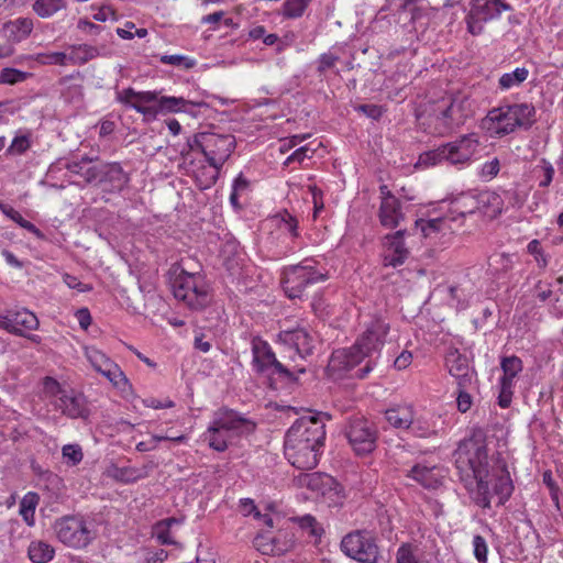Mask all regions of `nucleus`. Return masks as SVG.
<instances>
[{"instance_id":"55","label":"nucleus","mask_w":563,"mask_h":563,"mask_svg":"<svg viewBox=\"0 0 563 563\" xmlns=\"http://www.w3.org/2000/svg\"><path fill=\"white\" fill-rule=\"evenodd\" d=\"M44 390L49 396L55 397V400H59V396L64 393H66L68 389L60 386V384L52 378V377H45L44 378Z\"/></svg>"},{"instance_id":"25","label":"nucleus","mask_w":563,"mask_h":563,"mask_svg":"<svg viewBox=\"0 0 563 563\" xmlns=\"http://www.w3.org/2000/svg\"><path fill=\"white\" fill-rule=\"evenodd\" d=\"M157 95L159 93L157 92ZM153 102H158L161 114L179 112L194 114L192 108L201 107L205 104L203 102L187 100L183 97L168 96H157V99Z\"/></svg>"},{"instance_id":"58","label":"nucleus","mask_w":563,"mask_h":563,"mask_svg":"<svg viewBox=\"0 0 563 563\" xmlns=\"http://www.w3.org/2000/svg\"><path fill=\"white\" fill-rule=\"evenodd\" d=\"M92 18H93V20L100 21V22H106L108 20H111V21L119 20L118 13L111 5H102L101 8H99L98 12H96L92 15Z\"/></svg>"},{"instance_id":"8","label":"nucleus","mask_w":563,"mask_h":563,"mask_svg":"<svg viewBox=\"0 0 563 563\" xmlns=\"http://www.w3.org/2000/svg\"><path fill=\"white\" fill-rule=\"evenodd\" d=\"M512 10L501 0H471L470 11L465 16L467 31L476 36L484 32L485 23L498 18L503 11Z\"/></svg>"},{"instance_id":"53","label":"nucleus","mask_w":563,"mask_h":563,"mask_svg":"<svg viewBox=\"0 0 563 563\" xmlns=\"http://www.w3.org/2000/svg\"><path fill=\"white\" fill-rule=\"evenodd\" d=\"M473 387H457V409L461 412H466L471 409L473 399L471 394L468 393Z\"/></svg>"},{"instance_id":"33","label":"nucleus","mask_w":563,"mask_h":563,"mask_svg":"<svg viewBox=\"0 0 563 563\" xmlns=\"http://www.w3.org/2000/svg\"><path fill=\"white\" fill-rule=\"evenodd\" d=\"M54 548L44 541H32L27 549L29 558L34 563H46L54 558Z\"/></svg>"},{"instance_id":"64","label":"nucleus","mask_w":563,"mask_h":563,"mask_svg":"<svg viewBox=\"0 0 563 563\" xmlns=\"http://www.w3.org/2000/svg\"><path fill=\"white\" fill-rule=\"evenodd\" d=\"M240 510L244 516L254 515L255 518L261 517V512L257 510L253 499L244 498L240 501Z\"/></svg>"},{"instance_id":"18","label":"nucleus","mask_w":563,"mask_h":563,"mask_svg":"<svg viewBox=\"0 0 563 563\" xmlns=\"http://www.w3.org/2000/svg\"><path fill=\"white\" fill-rule=\"evenodd\" d=\"M55 408L70 419H88L90 410L86 397L74 389H68L55 400Z\"/></svg>"},{"instance_id":"24","label":"nucleus","mask_w":563,"mask_h":563,"mask_svg":"<svg viewBox=\"0 0 563 563\" xmlns=\"http://www.w3.org/2000/svg\"><path fill=\"white\" fill-rule=\"evenodd\" d=\"M9 316L11 323L10 333L26 336V331L36 330L38 328L40 322L37 317L27 309L9 311Z\"/></svg>"},{"instance_id":"47","label":"nucleus","mask_w":563,"mask_h":563,"mask_svg":"<svg viewBox=\"0 0 563 563\" xmlns=\"http://www.w3.org/2000/svg\"><path fill=\"white\" fill-rule=\"evenodd\" d=\"M442 151H444L443 145L435 150L421 154L418 164L420 166L428 167L445 161V156L444 153H442Z\"/></svg>"},{"instance_id":"54","label":"nucleus","mask_w":563,"mask_h":563,"mask_svg":"<svg viewBox=\"0 0 563 563\" xmlns=\"http://www.w3.org/2000/svg\"><path fill=\"white\" fill-rule=\"evenodd\" d=\"M85 355L95 369H100V365L109 358L102 351L92 346L85 349Z\"/></svg>"},{"instance_id":"38","label":"nucleus","mask_w":563,"mask_h":563,"mask_svg":"<svg viewBox=\"0 0 563 563\" xmlns=\"http://www.w3.org/2000/svg\"><path fill=\"white\" fill-rule=\"evenodd\" d=\"M230 437L231 435L228 432L220 430V428L214 426L213 421L208 428L207 440L209 445L216 451L223 452L228 448Z\"/></svg>"},{"instance_id":"5","label":"nucleus","mask_w":563,"mask_h":563,"mask_svg":"<svg viewBox=\"0 0 563 563\" xmlns=\"http://www.w3.org/2000/svg\"><path fill=\"white\" fill-rule=\"evenodd\" d=\"M172 287L175 298L191 310H202L212 301L210 286L200 273L181 269Z\"/></svg>"},{"instance_id":"28","label":"nucleus","mask_w":563,"mask_h":563,"mask_svg":"<svg viewBox=\"0 0 563 563\" xmlns=\"http://www.w3.org/2000/svg\"><path fill=\"white\" fill-rule=\"evenodd\" d=\"M477 209L476 194L463 192L451 201L450 212L456 217H451L450 220L455 221L457 217L464 218L466 214H473L477 212Z\"/></svg>"},{"instance_id":"29","label":"nucleus","mask_w":563,"mask_h":563,"mask_svg":"<svg viewBox=\"0 0 563 563\" xmlns=\"http://www.w3.org/2000/svg\"><path fill=\"white\" fill-rule=\"evenodd\" d=\"M157 99V91H135L126 88L117 92V100L133 108V104L151 103Z\"/></svg>"},{"instance_id":"4","label":"nucleus","mask_w":563,"mask_h":563,"mask_svg":"<svg viewBox=\"0 0 563 563\" xmlns=\"http://www.w3.org/2000/svg\"><path fill=\"white\" fill-rule=\"evenodd\" d=\"M385 334L383 321H375L351 347L333 351L328 364L329 372L341 377L352 371L365 356L371 357L383 349Z\"/></svg>"},{"instance_id":"15","label":"nucleus","mask_w":563,"mask_h":563,"mask_svg":"<svg viewBox=\"0 0 563 563\" xmlns=\"http://www.w3.org/2000/svg\"><path fill=\"white\" fill-rule=\"evenodd\" d=\"M445 367L454 377L457 387H473L475 371L471 367L466 355L457 349H450L445 355Z\"/></svg>"},{"instance_id":"30","label":"nucleus","mask_w":563,"mask_h":563,"mask_svg":"<svg viewBox=\"0 0 563 563\" xmlns=\"http://www.w3.org/2000/svg\"><path fill=\"white\" fill-rule=\"evenodd\" d=\"M517 128L529 129L534 123L536 109L530 103L508 104Z\"/></svg>"},{"instance_id":"7","label":"nucleus","mask_w":563,"mask_h":563,"mask_svg":"<svg viewBox=\"0 0 563 563\" xmlns=\"http://www.w3.org/2000/svg\"><path fill=\"white\" fill-rule=\"evenodd\" d=\"M316 264L313 258H306L284 269L282 286L289 298H300L308 285L328 279V272L317 269Z\"/></svg>"},{"instance_id":"17","label":"nucleus","mask_w":563,"mask_h":563,"mask_svg":"<svg viewBox=\"0 0 563 563\" xmlns=\"http://www.w3.org/2000/svg\"><path fill=\"white\" fill-rule=\"evenodd\" d=\"M214 426L228 432L230 435L250 434L255 430L256 424L239 415L234 410L221 409L213 419Z\"/></svg>"},{"instance_id":"59","label":"nucleus","mask_w":563,"mask_h":563,"mask_svg":"<svg viewBox=\"0 0 563 563\" xmlns=\"http://www.w3.org/2000/svg\"><path fill=\"white\" fill-rule=\"evenodd\" d=\"M338 60L339 57L332 53L322 54L318 60V71L320 74L325 73L328 69L333 68Z\"/></svg>"},{"instance_id":"26","label":"nucleus","mask_w":563,"mask_h":563,"mask_svg":"<svg viewBox=\"0 0 563 563\" xmlns=\"http://www.w3.org/2000/svg\"><path fill=\"white\" fill-rule=\"evenodd\" d=\"M33 20L30 18H18L8 21L2 25L3 36L11 43H20L25 40L33 30Z\"/></svg>"},{"instance_id":"61","label":"nucleus","mask_w":563,"mask_h":563,"mask_svg":"<svg viewBox=\"0 0 563 563\" xmlns=\"http://www.w3.org/2000/svg\"><path fill=\"white\" fill-rule=\"evenodd\" d=\"M30 147V140L26 135L15 136L9 148L14 154H22Z\"/></svg>"},{"instance_id":"51","label":"nucleus","mask_w":563,"mask_h":563,"mask_svg":"<svg viewBox=\"0 0 563 563\" xmlns=\"http://www.w3.org/2000/svg\"><path fill=\"white\" fill-rule=\"evenodd\" d=\"M26 78V73L15 68H3L0 71V84L14 85L23 81Z\"/></svg>"},{"instance_id":"16","label":"nucleus","mask_w":563,"mask_h":563,"mask_svg":"<svg viewBox=\"0 0 563 563\" xmlns=\"http://www.w3.org/2000/svg\"><path fill=\"white\" fill-rule=\"evenodd\" d=\"M479 145L477 135L471 133L460 137L454 142L443 145L445 162L450 164H464L468 162L477 152Z\"/></svg>"},{"instance_id":"45","label":"nucleus","mask_w":563,"mask_h":563,"mask_svg":"<svg viewBox=\"0 0 563 563\" xmlns=\"http://www.w3.org/2000/svg\"><path fill=\"white\" fill-rule=\"evenodd\" d=\"M36 60L44 65H69L67 53L63 52L41 53L36 55Z\"/></svg>"},{"instance_id":"20","label":"nucleus","mask_w":563,"mask_h":563,"mask_svg":"<svg viewBox=\"0 0 563 563\" xmlns=\"http://www.w3.org/2000/svg\"><path fill=\"white\" fill-rule=\"evenodd\" d=\"M300 484L323 497L328 496L332 501L340 498L341 487L339 483L328 474H303L300 477Z\"/></svg>"},{"instance_id":"12","label":"nucleus","mask_w":563,"mask_h":563,"mask_svg":"<svg viewBox=\"0 0 563 563\" xmlns=\"http://www.w3.org/2000/svg\"><path fill=\"white\" fill-rule=\"evenodd\" d=\"M202 154L208 164L221 168L235 148V137L231 134L207 133L203 135Z\"/></svg>"},{"instance_id":"46","label":"nucleus","mask_w":563,"mask_h":563,"mask_svg":"<svg viewBox=\"0 0 563 563\" xmlns=\"http://www.w3.org/2000/svg\"><path fill=\"white\" fill-rule=\"evenodd\" d=\"M416 547L412 543H402L396 553V563H419L416 556Z\"/></svg>"},{"instance_id":"43","label":"nucleus","mask_w":563,"mask_h":563,"mask_svg":"<svg viewBox=\"0 0 563 563\" xmlns=\"http://www.w3.org/2000/svg\"><path fill=\"white\" fill-rule=\"evenodd\" d=\"M274 218L280 230L287 231L292 238L299 236L298 220L287 210L278 212Z\"/></svg>"},{"instance_id":"32","label":"nucleus","mask_w":563,"mask_h":563,"mask_svg":"<svg viewBox=\"0 0 563 563\" xmlns=\"http://www.w3.org/2000/svg\"><path fill=\"white\" fill-rule=\"evenodd\" d=\"M488 272L499 278L507 274L514 265L512 256L507 253H495L488 258Z\"/></svg>"},{"instance_id":"49","label":"nucleus","mask_w":563,"mask_h":563,"mask_svg":"<svg viewBox=\"0 0 563 563\" xmlns=\"http://www.w3.org/2000/svg\"><path fill=\"white\" fill-rule=\"evenodd\" d=\"M314 152L316 150L311 148L310 145L300 146L286 158L284 165L289 166L292 163L301 164L306 158H311Z\"/></svg>"},{"instance_id":"44","label":"nucleus","mask_w":563,"mask_h":563,"mask_svg":"<svg viewBox=\"0 0 563 563\" xmlns=\"http://www.w3.org/2000/svg\"><path fill=\"white\" fill-rule=\"evenodd\" d=\"M536 170L541 173V180L539 187L547 188L551 185L555 170L553 165L545 158H541L536 167Z\"/></svg>"},{"instance_id":"60","label":"nucleus","mask_w":563,"mask_h":563,"mask_svg":"<svg viewBox=\"0 0 563 563\" xmlns=\"http://www.w3.org/2000/svg\"><path fill=\"white\" fill-rule=\"evenodd\" d=\"M499 384H500V393H499L498 404L501 408H507V407H509V405L511 402L514 384L503 383V382H499Z\"/></svg>"},{"instance_id":"39","label":"nucleus","mask_w":563,"mask_h":563,"mask_svg":"<svg viewBox=\"0 0 563 563\" xmlns=\"http://www.w3.org/2000/svg\"><path fill=\"white\" fill-rule=\"evenodd\" d=\"M500 365L504 372L500 382L514 384L515 377L522 371V361L517 356H508L503 358Z\"/></svg>"},{"instance_id":"63","label":"nucleus","mask_w":563,"mask_h":563,"mask_svg":"<svg viewBox=\"0 0 563 563\" xmlns=\"http://www.w3.org/2000/svg\"><path fill=\"white\" fill-rule=\"evenodd\" d=\"M153 533L156 536L161 544H176V542L169 537V528L164 529L163 527H159V522L154 525Z\"/></svg>"},{"instance_id":"42","label":"nucleus","mask_w":563,"mask_h":563,"mask_svg":"<svg viewBox=\"0 0 563 563\" xmlns=\"http://www.w3.org/2000/svg\"><path fill=\"white\" fill-rule=\"evenodd\" d=\"M312 0H285L283 16L286 19L301 18Z\"/></svg>"},{"instance_id":"35","label":"nucleus","mask_w":563,"mask_h":563,"mask_svg":"<svg viewBox=\"0 0 563 563\" xmlns=\"http://www.w3.org/2000/svg\"><path fill=\"white\" fill-rule=\"evenodd\" d=\"M529 74L530 71L528 68L517 67L514 71L505 73L500 76L498 87L501 90H509L514 87H518L528 79Z\"/></svg>"},{"instance_id":"57","label":"nucleus","mask_w":563,"mask_h":563,"mask_svg":"<svg viewBox=\"0 0 563 563\" xmlns=\"http://www.w3.org/2000/svg\"><path fill=\"white\" fill-rule=\"evenodd\" d=\"M63 456L76 465L82 460L84 454L78 444H67L63 448Z\"/></svg>"},{"instance_id":"23","label":"nucleus","mask_w":563,"mask_h":563,"mask_svg":"<svg viewBox=\"0 0 563 563\" xmlns=\"http://www.w3.org/2000/svg\"><path fill=\"white\" fill-rule=\"evenodd\" d=\"M97 181L109 185L106 188L108 191H120L128 184L129 177L120 164L110 163L100 166V178Z\"/></svg>"},{"instance_id":"41","label":"nucleus","mask_w":563,"mask_h":563,"mask_svg":"<svg viewBox=\"0 0 563 563\" xmlns=\"http://www.w3.org/2000/svg\"><path fill=\"white\" fill-rule=\"evenodd\" d=\"M448 217L434 218V219H418L415 220V225L420 229L424 238H429L444 229L448 221Z\"/></svg>"},{"instance_id":"21","label":"nucleus","mask_w":563,"mask_h":563,"mask_svg":"<svg viewBox=\"0 0 563 563\" xmlns=\"http://www.w3.org/2000/svg\"><path fill=\"white\" fill-rule=\"evenodd\" d=\"M255 544L263 554L280 555L291 550L294 540L286 532H279L277 537L258 534Z\"/></svg>"},{"instance_id":"10","label":"nucleus","mask_w":563,"mask_h":563,"mask_svg":"<svg viewBox=\"0 0 563 563\" xmlns=\"http://www.w3.org/2000/svg\"><path fill=\"white\" fill-rule=\"evenodd\" d=\"M342 551L361 563H376L378 548L368 532L354 531L341 541Z\"/></svg>"},{"instance_id":"14","label":"nucleus","mask_w":563,"mask_h":563,"mask_svg":"<svg viewBox=\"0 0 563 563\" xmlns=\"http://www.w3.org/2000/svg\"><path fill=\"white\" fill-rule=\"evenodd\" d=\"M278 340L283 345L294 350L300 358L311 355L316 344L314 335L301 325L280 331Z\"/></svg>"},{"instance_id":"1","label":"nucleus","mask_w":563,"mask_h":563,"mask_svg":"<svg viewBox=\"0 0 563 563\" xmlns=\"http://www.w3.org/2000/svg\"><path fill=\"white\" fill-rule=\"evenodd\" d=\"M453 460L460 481L476 505L490 508L492 492L504 505L514 492V484L507 463L499 453L489 454L482 432H474L464 439L453 452Z\"/></svg>"},{"instance_id":"62","label":"nucleus","mask_w":563,"mask_h":563,"mask_svg":"<svg viewBox=\"0 0 563 563\" xmlns=\"http://www.w3.org/2000/svg\"><path fill=\"white\" fill-rule=\"evenodd\" d=\"M77 27L91 36H97L102 31V26L95 24L86 19H80L78 21Z\"/></svg>"},{"instance_id":"56","label":"nucleus","mask_w":563,"mask_h":563,"mask_svg":"<svg viewBox=\"0 0 563 563\" xmlns=\"http://www.w3.org/2000/svg\"><path fill=\"white\" fill-rule=\"evenodd\" d=\"M114 477L124 483H132L141 478V474L132 467H121L115 468Z\"/></svg>"},{"instance_id":"6","label":"nucleus","mask_w":563,"mask_h":563,"mask_svg":"<svg viewBox=\"0 0 563 563\" xmlns=\"http://www.w3.org/2000/svg\"><path fill=\"white\" fill-rule=\"evenodd\" d=\"M410 205L401 202L389 194V229L399 228L396 233L389 235V266L397 267L410 257V250L405 243L406 227H401L407 222V213L410 211Z\"/></svg>"},{"instance_id":"50","label":"nucleus","mask_w":563,"mask_h":563,"mask_svg":"<svg viewBox=\"0 0 563 563\" xmlns=\"http://www.w3.org/2000/svg\"><path fill=\"white\" fill-rule=\"evenodd\" d=\"M473 553L478 563L487 562L488 547L486 540L482 536H474Z\"/></svg>"},{"instance_id":"11","label":"nucleus","mask_w":563,"mask_h":563,"mask_svg":"<svg viewBox=\"0 0 563 563\" xmlns=\"http://www.w3.org/2000/svg\"><path fill=\"white\" fill-rule=\"evenodd\" d=\"M253 364L257 372L264 373L271 371L272 374H278L288 382L296 380L297 377L275 356L269 344L261 339L252 341Z\"/></svg>"},{"instance_id":"22","label":"nucleus","mask_w":563,"mask_h":563,"mask_svg":"<svg viewBox=\"0 0 563 563\" xmlns=\"http://www.w3.org/2000/svg\"><path fill=\"white\" fill-rule=\"evenodd\" d=\"M389 426L405 434L423 435L413 424V410L409 405L389 408Z\"/></svg>"},{"instance_id":"9","label":"nucleus","mask_w":563,"mask_h":563,"mask_svg":"<svg viewBox=\"0 0 563 563\" xmlns=\"http://www.w3.org/2000/svg\"><path fill=\"white\" fill-rule=\"evenodd\" d=\"M56 536L64 544L75 548H86L92 540V532L82 518L69 516L57 520L54 525Z\"/></svg>"},{"instance_id":"48","label":"nucleus","mask_w":563,"mask_h":563,"mask_svg":"<svg viewBox=\"0 0 563 563\" xmlns=\"http://www.w3.org/2000/svg\"><path fill=\"white\" fill-rule=\"evenodd\" d=\"M159 60L163 64L173 65L176 67H183L185 69H190L195 66L196 62L184 55H162Z\"/></svg>"},{"instance_id":"2","label":"nucleus","mask_w":563,"mask_h":563,"mask_svg":"<svg viewBox=\"0 0 563 563\" xmlns=\"http://www.w3.org/2000/svg\"><path fill=\"white\" fill-rule=\"evenodd\" d=\"M325 440V424L318 416L302 417L289 428L285 437V455L299 470L318 465Z\"/></svg>"},{"instance_id":"3","label":"nucleus","mask_w":563,"mask_h":563,"mask_svg":"<svg viewBox=\"0 0 563 563\" xmlns=\"http://www.w3.org/2000/svg\"><path fill=\"white\" fill-rule=\"evenodd\" d=\"M473 114L472 101L467 97H444L422 103L417 109L418 124L424 132L444 136L461 125Z\"/></svg>"},{"instance_id":"13","label":"nucleus","mask_w":563,"mask_h":563,"mask_svg":"<svg viewBox=\"0 0 563 563\" xmlns=\"http://www.w3.org/2000/svg\"><path fill=\"white\" fill-rule=\"evenodd\" d=\"M346 438L356 454H367L375 449V431L371 422L364 418H354L350 421Z\"/></svg>"},{"instance_id":"37","label":"nucleus","mask_w":563,"mask_h":563,"mask_svg":"<svg viewBox=\"0 0 563 563\" xmlns=\"http://www.w3.org/2000/svg\"><path fill=\"white\" fill-rule=\"evenodd\" d=\"M38 501L40 496L33 492H29L20 501V515L30 527L34 525V514Z\"/></svg>"},{"instance_id":"52","label":"nucleus","mask_w":563,"mask_h":563,"mask_svg":"<svg viewBox=\"0 0 563 563\" xmlns=\"http://www.w3.org/2000/svg\"><path fill=\"white\" fill-rule=\"evenodd\" d=\"M106 377L113 384V386L122 390H125V387L129 386V380L118 364L112 366Z\"/></svg>"},{"instance_id":"36","label":"nucleus","mask_w":563,"mask_h":563,"mask_svg":"<svg viewBox=\"0 0 563 563\" xmlns=\"http://www.w3.org/2000/svg\"><path fill=\"white\" fill-rule=\"evenodd\" d=\"M66 0H35L32 8L40 18L47 19L66 9Z\"/></svg>"},{"instance_id":"31","label":"nucleus","mask_w":563,"mask_h":563,"mask_svg":"<svg viewBox=\"0 0 563 563\" xmlns=\"http://www.w3.org/2000/svg\"><path fill=\"white\" fill-rule=\"evenodd\" d=\"M67 56L69 65H82L99 56V49L88 44L73 45Z\"/></svg>"},{"instance_id":"27","label":"nucleus","mask_w":563,"mask_h":563,"mask_svg":"<svg viewBox=\"0 0 563 563\" xmlns=\"http://www.w3.org/2000/svg\"><path fill=\"white\" fill-rule=\"evenodd\" d=\"M478 201L477 211L488 218H496L501 213L503 199L494 191L485 190L476 194Z\"/></svg>"},{"instance_id":"19","label":"nucleus","mask_w":563,"mask_h":563,"mask_svg":"<svg viewBox=\"0 0 563 563\" xmlns=\"http://www.w3.org/2000/svg\"><path fill=\"white\" fill-rule=\"evenodd\" d=\"M483 125L492 135L498 137L510 134L517 129L508 104L492 109L483 120Z\"/></svg>"},{"instance_id":"34","label":"nucleus","mask_w":563,"mask_h":563,"mask_svg":"<svg viewBox=\"0 0 563 563\" xmlns=\"http://www.w3.org/2000/svg\"><path fill=\"white\" fill-rule=\"evenodd\" d=\"M434 467L415 465L410 473L413 479L419 482L426 488H437L440 481L434 472Z\"/></svg>"},{"instance_id":"40","label":"nucleus","mask_w":563,"mask_h":563,"mask_svg":"<svg viewBox=\"0 0 563 563\" xmlns=\"http://www.w3.org/2000/svg\"><path fill=\"white\" fill-rule=\"evenodd\" d=\"M67 170L81 176L88 184L95 183L100 178V166H82V163H68Z\"/></svg>"}]
</instances>
